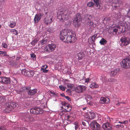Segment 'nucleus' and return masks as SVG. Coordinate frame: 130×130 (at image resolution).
Wrapping results in <instances>:
<instances>
[{
	"mask_svg": "<svg viewBox=\"0 0 130 130\" xmlns=\"http://www.w3.org/2000/svg\"><path fill=\"white\" fill-rule=\"evenodd\" d=\"M57 17L60 21L65 22L69 19L70 16L67 10H63L60 11Z\"/></svg>",
	"mask_w": 130,
	"mask_h": 130,
	"instance_id": "f257e3e1",
	"label": "nucleus"
},
{
	"mask_svg": "<svg viewBox=\"0 0 130 130\" xmlns=\"http://www.w3.org/2000/svg\"><path fill=\"white\" fill-rule=\"evenodd\" d=\"M18 106V104L13 102H9L5 109L6 112H9L13 110V108Z\"/></svg>",
	"mask_w": 130,
	"mask_h": 130,
	"instance_id": "f03ea898",
	"label": "nucleus"
},
{
	"mask_svg": "<svg viewBox=\"0 0 130 130\" xmlns=\"http://www.w3.org/2000/svg\"><path fill=\"white\" fill-rule=\"evenodd\" d=\"M82 22V19L80 15L77 14L74 19L73 21V24L75 27H78L80 25Z\"/></svg>",
	"mask_w": 130,
	"mask_h": 130,
	"instance_id": "7ed1b4c3",
	"label": "nucleus"
},
{
	"mask_svg": "<svg viewBox=\"0 0 130 130\" xmlns=\"http://www.w3.org/2000/svg\"><path fill=\"white\" fill-rule=\"evenodd\" d=\"M61 34H60V37L61 39L62 40L65 39V42H69L71 43L74 42V40L75 39V38L74 36H73L72 35H70V36H68V37H66V36L63 35L62 39L61 37Z\"/></svg>",
	"mask_w": 130,
	"mask_h": 130,
	"instance_id": "20e7f679",
	"label": "nucleus"
},
{
	"mask_svg": "<svg viewBox=\"0 0 130 130\" xmlns=\"http://www.w3.org/2000/svg\"><path fill=\"white\" fill-rule=\"evenodd\" d=\"M35 72L32 70H28L24 69L22 70V74L28 77H32L34 75Z\"/></svg>",
	"mask_w": 130,
	"mask_h": 130,
	"instance_id": "39448f33",
	"label": "nucleus"
},
{
	"mask_svg": "<svg viewBox=\"0 0 130 130\" xmlns=\"http://www.w3.org/2000/svg\"><path fill=\"white\" fill-rule=\"evenodd\" d=\"M110 3H111L112 6L114 8L119 7L123 3L122 0H109Z\"/></svg>",
	"mask_w": 130,
	"mask_h": 130,
	"instance_id": "423d86ee",
	"label": "nucleus"
},
{
	"mask_svg": "<svg viewBox=\"0 0 130 130\" xmlns=\"http://www.w3.org/2000/svg\"><path fill=\"white\" fill-rule=\"evenodd\" d=\"M31 113L35 115L41 114L43 112V110L39 107H34L30 110Z\"/></svg>",
	"mask_w": 130,
	"mask_h": 130,
	"instance_id": "0eeeda50",
	"label": "nucleus"
},
{
	"mask_svg": "<svg viewBox=\"0 0 130 130\" xmlns=\"http://www.w3.org/2000/svg\"><path fill=\"white\" fill-rule=\"evenodd\" d=\"M120 40L121 42L120 45L121 46H126L130 43V38L129 37H122Z\"/></svg>",
	"mask_w": 130,
	"mask_h": 130,
	"instance_id": "6e6552de",
	"label": "nucleus"
},
{
	"mask_svg": "<svg viewBox=\"0 0 130 130\" xmlns=\"http://www.w3.org/2000/svg\"><path fill=\"white\" fill-rule=\"evenodd\" d=\"M121 63L122 67L124 68H129L130 67V59L129 58L124 59Z\"/></svg>",
	"mask_w": 130,
	"mask_h": 130,
	"instance_id": "1a4fd4ad",
	"label": "nucleus"
},
{
	"mask_svg": "<svg viewBox=\"0 0 130 130\" xmlns=\"http://www.w3.org/2000/svg\"><path fill=\"white\" fill-rule=\"evenodd\" d=\"M56 47L55 44H50L45 47L44 50L46 52L50 53L53 51Z\"/></svg>",
	"mask_w": 130,
	"mask_h": 130,
	"instance_id": "9d476101",
	"label": "nucleus"
},
{
	"mask_svg": "<svg viewBox=\"0 0 130 130\" xmlns=\"http://www.w3.org/2000/svg\"><path fill=\"white\" fill-rule=\"evenodd\" d=\"M60 34H61V37L62 39L63 35L66 36L67 37L70 36V35H72L70 30L68 29H64L62 30L60 33Z\"/></svg>",
	"mask_w": 130,
	"mask_h": 130,
	"instance_id": "9b49d317",
	"label": "nucleus"
},
{
	"mask_svg": "<svg viewBox=\"0 0 130 130\" xmlns=\"http://www.w3.org/2000/svg\"><path fill=\"white\" fill-rule=\"evenodd\" d=\"M120 123V124L116 125L115 126V127L116 128H123L124 127V125L123 124H124V125L127 124L128 123V121L127 120H125L123 121H118V120H116V122L115 123Z\"/></svg>",
	"mask_w": 130,
	"mask_h": 130,
	"instance_id": "f8f14e48",
	"label": "nucleus"
},
{
	"mask_svg": "<svg viewBox=\"0 0 130 130\" xmlns=\"http://www.w3.org/2000/svg\"><path fill=\"white\" fill-rule=\"evenodd\" d=\"M90 126L93 129L98 130L100 128V125L95 121H93L90 124Z\"/></svg>",
	"mask_w": 130,
	"mask_h": 130,
	"instance_id": "ddd939ff",
	"label": "nucleus"
},
{
	"mask_svg": "<svg viewBox=\"0 0 130 130\" xmlns=\"http://www.w3.org/2000/svg\"><path fill=\"white\" fill-rule=\"evenodd\" d=\"M87 88L84 86L79 85L76 87L75 89L76 92L78 93H80L85 90Z\"/></svg>",
	"mask_w": 130,
	"mask_h": 130,
	"instance_id": "4468645a",
	"label": "nucleus"
},
{
	"mask_svg": "<svg viewBox=\"0 0 130 130\" xmlns=\"http://www.w3.org/2000/svg\"><path fill=\"white\" fill-rule=\"evenodd\" d=\"M53 21V17L52 16L50 15H47L44 19V22L46 25H48L50 24Z\"/></svg>",
	"mask_w": 130,
	"mask_h": 130,
	"instance_id": "2eb2a0df",
	"label": "nucleus"
},
{
	"mask_svg": "<svg viewBox=\"0 0 130 130\" xmlns=\"http://www.w3.org/2000/svg\"><path fill=\"white\" fill-rule=\"evenodd\" d=\"M0 82L5 84H9L10 82V79L9 77H0Z\"/></svg>",
	"mask_w": 130,
	"mask_h": 130,
	"instance_id": "dca6fc26",
	"label": "nucleus"
},
{
	"mask_svg": "<svg viewBox=\"0 0 130 130\" xmlns=\"http://www.w3.org/2000/svg\"><path fill=\"white\" fill-rule=\"evenodd\" d=\"M120 27L119 26H117L115 27H113L110 28L109 29V30L108 31V32L109 33H113V32H114L115 34H117V32L118 30V29H120Z\"/></svg>",
	"mask_w": 130,
	"mask_h": 130,
	"instance_id": "f3484780",
	"label": "nucleus"
},
{
	"mask_svg": "<svg viewBox=\"0 0 130 130\" xmlns=\"http://www.w3.org/2000/svg\"><path fill=\"white\" fill-rule=\"evenodd\" d=\"M65 119L67 120L71 121L74 120V118L73 116V114L72 113H69L66 115Z\"/></svg>",
	"mask_w": 130,
	"mask_h": 130,
	"instance_id": "a211bd4d",
	"label": "nucleus"
},
{
	"mask_svg": "<svg viewBox=\"0 0 130 130\" xmlns=\"http://www.w3.org/2000/svg\"><path fill=\"white\" fill-rule=\"evenodd\" d=\"M103 127L105 130H111L112 129V125L108 122L104 124Z\"/></svg>",
	"mask_w": 130,
	"mask_h": 130,
	"instance_id": "6ab92c4d",
	"label": "nucleus"
},
{
	"mask_svg": "<svg viewBox=\"0 0 130 130\" xmlns=\"http://www.w3.org/2000/svg\"><path fill=\"white\" fill-rule=\"evenodd\" d=\"M95 114L94 112H89L88 113L87 115L85 116V118L88 119H93L95 118Z\"/></svg>",
	"mask_w": 130,
	"mask_h": 130,
	"instance_id": "aec40b11",
	"label": "nucleus"
},
{
	"mask_svg": "<svg viewBox=\"0 0 130 130\" xmlns=\"http://www.w3.org/2000/svg\"><path fill=\"white\" fill-rule=\"evenodd\" d=\"M86 52L85 51H81L77 55L78 59L79 60L81 59L83 57L85 56Z\"/></svg>",
	"mask_w": 130,
	"mask_h": 130,
	"instance_id": "412c9836",
	"label": "nucleus"
},
{
	"mask_svg": "<svg viewBox=\"0 0 130 130\" xmlns=\"http://www.w3.org/2000/svg\"><path fill=\"white\" fill-rule=\"evenodd\" d=\"M37 89H34L29 90L27 91L28 94L30 95H35L37 92Z\"/></svg>",
	"mask_w": 130,
	"mask_h": 130,
	"instance_id": "4be33fe9",
	"label": "nucleus"
},
{
	"mask_svg": "<svg viewBox=\"0 0 130 130\" xmlns=\"http://www.w3.org/2000/svg\"><path fill=\"white\" fill-rule=\"evenodd\" d=\"M87 24L88 26L90 27V29H92L96 27V25L94 24L93 21H89L87 22Z\"/></svg>",
	"mask_w": 130,
	"mask_h": 130,
	"instance_id": "5701e85b",
	"label": "nucleus"
},
{
	"mask_svg": "<svg viewBox=\"0 0 130 130\" xmlns=\"http://www.w3.org/2000/svg\"><path fill=\"white\" fill-rule=\"evenodd\" d=\"M100 100L102 103H108L110 102V100L107 97H102L101 98Z\"/></svg>",
	"mask_w": 130,
	"mask_h": 130,
	"instance_id": "b1692460",
	"label": "nucleus"
},
{
	"mask_svg": "<svg viewBox=\"0 0 130 130\" xmlns=\"http://www.w3.org/2000/svg\"><path fill=\"white\" fill-rule=\"evenodd\" d=\"M41 17L39 15L36 14L35 15L34 19V21L35 23L38 22L41 20Z\"/></svg>",
	"mask_w": 130,
	"mask_h": 130,
	"instance_id": "393cba45",
	"label": "nucleus"
},
{
	"mask_svg": "<svg viewBox=\"0 0 130 130\" xmlns=\"http://www.w3.org/2000/svg\"><path fill=\"white\" fill-rule=\"evenodd\" d=\"M98 35V34H95L92 36L91 39V41H90L91 43H92L94 42L95 40L99 37V36H97Z\"/></svg>",
	"mask_w": 130,
	"mask_h": 130,
	"instance_id": "a878e982",
	"label": "nucleus"
},
{
	"mask_svg": "<svg viewBox=\"0 0 130 130\" xmlns=\"http://www.w3.org/2000/svg\"><path fill=\"white\" fill-rule=\"evenodd\" d=\"M63 108L65 110V112H69L72 109V108L70 106L68 105L67 106H65L64 107H63Z\"/></svg>",
	"mask_w": 130,
	"mask_h": 130,
	"instance_id": "bb28decb",
	"label": "nucleus"
},
{
	"mask_svg": "<svg viewBox=\"0 0 130 130\" xmlns=\"http://www.w3.org/2000/svg\"><path fill=\"white\" fill-rule=\"evenodd\" d=\"M23 92H25V88L24 87L21 88L20 89H17L16 90V92L17 93L20 94Z\"/></svg>",
	"mask_w": 130,
	"mask_h": 130,
	"instance_id": "cd10ccee",
	"label": "nucleus"
},
{
	"mask_svg": "<svg viewBox=\"0 0 130 130\" xmlns=\"http://www.w3.org/2000/svg\"><path fill=\"white\" fill-rule=\"evenodd\" d=\"M90 87L92 88H97L99 87V86L95 83H93L90 85Z\"/></svg>",
	"mask_w": 130,
	"mask_h": 130,
	"instance_id": "c85d7f7f",
	"label": "nucleus"
},
{
	"mask_svg": "<svg viewBox=\"0 0 130 130\" xmlns=\"http://www.w3.org/2000/svg\"><path fill=\"white\" fill-rule=\"evenodd\" d=\"M101 45H104L107 43V41L104 38H102L99 42Z\"/></svg>",
	"mask_w": 130,
	"mask_h": 130,
	"instance_id": "c756f323",
	"label": "nucleus"
},
{
	"mask_svg": "<svg viewBox=\"0 0 130 130\" xmlns=\"http://www.w3.org/2000/svg\"><path fill=\"white\" fill-rule=\"evenodd\" d=\"M118 72L117 69H115L113 71H111L110 73V75L111 77L114 76L117 74Z\"/></svg>",
	"mask_w": 130,
	"mask_h": 130,
	"instance_id": "7c9ffc66",
	"label": "nucleus"
},
{
	"mask_svg": "<svg viewBox=\"0 0 130 130\" xmlns=\"http://www.w3.org/2000/svg\"><path fill=\"white\" fill-rule=\"evenodd\" d=\"M16 22L14 21H12L10 22L9 26L11 28H14L16 25Z\"/></svg>",
	"mask_w": 130,
	"mask_h": 130,
	"instance_id": "2f4dec72",
	"label": "nucleus"
},
{
	"mask_svg": "<svg viewBox=\"0 0 130 130\" xmlns=\"http://www.w3.org/2000/svg\"><path fill=\"white\" fill-rule=\"evenodd\" d=\"M94 2L96 4V6L97 7H99V8H100V0H93Z\"/></svg>",
	"mask_w": 130,
	"mask_h": 130,
	"instance_id": "473e14b6",
	"label": "nucleus"
},
{
	"mask_svg": "<svg viewBox=\"0 0 130 130\" xmlns=\"http://www.w3.org/2000/svg\"><path fill=\"white\" fill-rule=\"evenodd\" d=\"M10 32L12 33V34L15 35H17L18 34V31L14 29L11 30Z\"/></svg>",
	"mask_w": 130,
	"mask_h": 130,
	"instance_id": "72a5a7b5",
	"label": "nucleus"
},
{
	"mask_svg": "<svg viewBox=\"0 0 130 130\" xmlns=\"http://www.w3.org/2000/svg\"><path fill=\"white\" fill-rule=\"evenodd\" d=\"M91 18L92 16L90 14H86L85 15V18L86 20H89Z\"/></svg>",
	"mask_w": 130,
	"mask_h": 130,
	"instance_id": "f704fd0d",
	"label": "nucleus"
},
{
	"mask_svg": "<svg viewBox=\"0 0 130 130\" xmlns=\"http://www.w3.org/2000/svg\"><path fill=\"white\" fill-rule=\"evenodd\" d=\"M27 116V117H28L29 121L30 122H33L35 121V119L33 117H32V116H30L28 115Z\"/></svg>",
	"mask_w": 130,
	"mask_h": 130,
	"instance_id": "c9c22d12",
	"label": "nucleus"
},
{
	"mask_svg": "<svg viewBox=\"0 0 130 130\" xmlns=\"http://www.w3.org/2000/svg\"><path fill=\"white\" fill-rule=\"evenodd\" d=\"M38 41L37 38H35L30 43L33 46H35L37 43Z\"/></svg>",
	"mask_w": 130,
	"mask_h": 130,
	"instance_id": "e433bc0d",
	"label": "nucleus"
},
{
	"mask_svg": "<svg viewBox=\"0 0 130 130\" xmlns=\"http://www.w3.org/2000/svg\"><path fill=\"white\" fill-rule=\"evenodd\" d=\"M82 124L85 127H88V123L86 121L85 122L84 121H82Z\"/></svg>",
	"mask_w": 130,
	"mask_h": 130,
	"instance_id": "4c0bfd02",
	"label": "nucleus"
},
{
	"mask_svg": "<svg viewBox=\"0 0 130 130\" xmlns=\"http://www.w3.org/2000/svg\"><path fill=\"white\" fill-rule=\"evenodd\" d=\"M47 31L50 32H53L54 30V28L53 27H50L48 28L47 29Z\"/></svg>",
	"mask_w": 130,
	"mask_h": 130,
	"instance_id": "58836bf2",
	"label": "nucleus"
},
{
	"mask_svg": "<svg viewBox=\"0 0 130 130\" xmlns=\"http://www.w3.org/2000/svg\"><path fill=\"white\" fill-rule=\"evenodd\" d=\"M87 5L89 7H94V4L92 2H89L88 3Z\"/></svg>",
	"mask_w": 130,
	"mask_h": 130,
	"instance_id": "ea45409f",
	"label": "nucleus"
},
{
	"mask_svg": "<svg viewBox=\"0 0 130 130\" xmlns=\"http://www.w3.org/2000/svg\"><path fill=\"white\" fill-rule=\"evenodd\" d=\"M5 99L4 97L0 96V104L5 102Z\"/></svg>",
	"mask_w": 130,
	"mask_h": 130,
	"instance_id": "a19ab883",
	"label": "nucleus"
},
{
	"mask_svg": "<svg viewBox=\"0 0 130 130\" xmlns=\"http://www.w3.org/2000/svg\"><path fill=\"white\" fill-rule=\"evenodd\" d=\"M47 41V40L46 39L44 38L41 41V43L42 45H43L46 43Z\"/></svg>",
	"mask_w": 130,
	"mask_h": 130,
	"instance_id": "79ce46f5",
	"label": "nucleus"
},
{
	"mask_svg": "<svg viewBox=\"0 0 130 130\" xmlns=\"http://www.w3.org/2000/svg\"><path fill=\"white\" fill-rule=\"evenodd\" d=\"M31 57L34 60H35L36 59V55L34 53L31 54Z\"/></svg>",
	"mask_w": 130,
	"mask_h": 130,
	"instance_id": "37998d69",
	"label": "nucleus"
},
{
	"mask_svg": "<svg viewBox=\"0 0 130 130\" xmlns=\"http://www.w3.org/2000/svg\"><path fill=\"white\" fill-rule=\"evenodd\" d=\"M2 46L4 48H7L8 47V45L5 42L3 43H2Z\"/></svg>",
	"mask_w": 130,
	"mask_h": 130,
	"instance_id": "c03bdc74",
	"label": "nucleus"
},
{
	"mask_svg": "<svg viewBox=\"0 0 130 130\" xmlns=\"http://www.w3.org/2000/svg\"><path fill=\"white\" fill-rule=\"evenodd\" d=\"M59 87L60 89L64 91L66 89V87L61 85L59 86Z\"/></svg>",
	"mask_w": 130,
	"mask_h": 130,
	"instance_id": "a18cd8bd",
	"label": "nucleus"
},
{
	"mask_svg": "<svg viewBox=\"0 0 130 130\" xmlns=\"http://www.w3.org/2000/svg\"><path fill=\"white\" fill-rule=\"evenodd\" d=\"M24 88H25V92L27 91H27H29V90H30L31 87H24Z\"/></svg>",
	"mask_w": 130,
	"mask_h": 130,
	"instance_id": "49530a36",
	"label": "nucleus"
},
{
	"mask_svg": "<svg viewBox=\"0 0 130 130\" xmlns=\"http://www.w3.org/2000/svg\"><path fill=\"white\" fill-rule=\"evenodd\" d=\"M74 85L72 84H70L69 83H67V86L68 88H72L73 87Z\"/></svg>",
	"mask_w": 130,
	"mask_h": 130,
	"instance_id": "de8ad7c7",
	"label": "nucleus"
},
{
	"mask_svg": "<svg viewBox=\"0 0 130 130\" xmlns=\"http://www.w3.org/2000/svg\"><path fill=\"white\" fill-rule=\"evenodd\" d=\"M65 112V111L64 109H63V110H61L60 111L59 113L60 115V116H62L64 113Z\"/></svg>",
	"mask_w": 130,
	"mask_h": 130,
	"instance_id": "09e8293b",
	"label": "nucleus"
},
{
	"mask_svg": "<svg viewBox=\"0 0 130 130\" xmlns=\"http://www.w3.org/2000/svg\"><path fill=\"white\" fill-rule=\"evenodd\" d=\"M64 97L69 102H70L71 101V99L70 98L69 96H65Z\"/></svg>",
	"mask_w": 130,
	"mask_h": 130,
	"instance_id": "8fccbe9b",
	"label": "nucleus"
},
{
	"mask_svg": "<svg viewBox=\"0 0 130 130\" xmlns=\"http://www.w3.org/2000/svg\"><path fill=\"white\" fill-rule=\"evenodd\" d=\"M62 104L63 105V107H64L65 106H67L68 104L66 103L65 102H63L62 103Z\"/></svg>",
	"mask_w": 130,
	"mask_h": 130,
	"instance_id": "3c124183",
	"label": "nucleus"
},
{
	"mask_svg": "<svg viewBox=\"0 0 130 130\" xmlns=\"http://www.w3.org/2000/svg\"><path fill=\"white\" fill-rule=\"evenodd\" d=\"M48 67V66L46 65H44L42 66V67L41 68V69H46Z\"/></svg>",
	"mask_w": 130,
	"mask_h": 130,
	"instance_id": "603ef678",
	"label": "nucleus"
},
{
	"mask_svg": "<svg viewBox=\"0 0 130 130\" xmlns=\"http://www.w3.org/2000/svg\"><path fill=\"white\" fill-rule=\"evenodd\" d=\"M86 98L87 99H91L92 97L91 96L89 95H87L86 96Z\"/></svg>",
	"mask_w": 130,
	"mask_h": 130,
	"instance_id": "864d4df0",
	"label": "nucleus"
},
{
	"mask_svg": "<svg viewBox=\"0 0 130 130\" xmlns=\"http://www.w3.org/2000/svg\"><path fill=\"white\" fill-rule=\"evenodd\" d=\"M41 70L44 73H47L48 71V70H46V69H43Z\"/></svg>",
	"mask_w": 130,
	"mask_h": 130,
	"instance_id": "5fc2aeb1",
	"label": "nucleus"
},
{
	"mask_svg": "<svg viewBox=\"0 0 130 130\" xmlns=\"http://www.w3.org/2000/svg\"><path fill=\"white\" fill-rule=\"evenodd\" d=\"M127 17L130 18V9H129L127 13Z\"/></svg>",
	"mask_w": 130,
	"mask_h": 130,
	"instance_id": "6e6d98bb",
	"label": "nucleus"
},
{
	"mask_svg": "<svg viewBox=\"0 0 130 130\" xmlns=\"http://www.w3.org/2000/svg\"><path fill=\"white\" fill-rule=\"evenodd\" d=\"M75 129L76 130H79V126L78 125H76L75 126Z\"/></svg>",
	"mask_w": 130,
	"mask_h": 130,
	"instance_id": "4d7b16f0",
	"label": "nucleus"
},
{
	"mask_svg": "<svg viewBox=\"0 0 130 130\" xmlns=\"http://www.w3.org/2000/svg\"><path fill=\"white\" fill-rule=\"evenodd\" d=\"M5 128L4 126H0V130H5Z\"/></svg>",
	"mask_w": 130,
	"mask_h": 130,
	"instance_id": "13d9d810",
	"label": "nucleus"
},
{
	"mask_svg": "<svg viewBox=\"0 0 130 130\" xmlns=\"http://www.w3.org/2000/svg\"><path fill=\"white\" fill-rule=\"evenodd\" d=\"M110 81L112 82H114L115 81H116L117 80L116 79H115L113 78H111L110 79Z\"/></svg>",
	"mask_w": 130,
	"mask_h": 130,
	"instance_id": "bf43d9fd",
	"label": "nucleus"
},
{
	"mask_svg": "<svg viewBox=\"0 0 130 130\" xmlns=\"http://www.w3.org/2000/svg\"><path fill=\"white\" fill-rule=\"evenodd\" d=\"M89 78H87L85 81V82H89Z\"/></svg>",
	"mask_w": 130,
	"mask_h": 130,
	"instance_id": "052dcab7",
	"label": "nucleus"
},
{
	"mask_svg": "<svg viewBox=\"0 0 130 130\" xmlns=\"http://www.w3.org/2000/svg\"><path fill=\"white\" fill-rule=\"evenodd\" d=\"M21 130H27V129L25 128H22L21 129Z\"/></svg>",
	"mask_w": 130,
	"mask_h": 130,
	"instance_id": "680f3d73",
	"label": "nucleus"
},
{
	"mask_svg": "<svg viewBox=\"0 0 130 130\" xmlns=\"http://www.w3.org/2000/svg\"><path fill=\"white\" fill-rule=\"evenodd\" d=\"M81 130H88V129L86 127L82 128Z\"/></svg>",
	"mask_w": 130,
	"mask_h": 130,
	"instance_id": "e2e57ef3",
	"label": "nucleus"
},
{
	"mask_svg": "<svg viewBox=\"0 0 130 130\" xmlns=\"http://www.w3.org/2000/svg\"><path fill=\"white\" fill-rule=\"evenodd\" d=\"M4 53V52L3 51H0V55L2 54H3Z\"/></svg>",
	"mask_w": 130,
	"mask_h": 130,
	"instance_id": "0e129e2a",
	"label": "nucleus"
},
{
	"mask_svg": "<svg viewBox=\"0 0 130 130\" xmlns=\"http://www.w3.org/2000/svg\"><path fill=\"white\" fill-rule=\"evenodd\" d=\"M3 54H4L3 55L4 56H7V54L6 52H4V53Z\"/></svg>",
	"mask_w": 130,
	"mask_h": 130,
	"instance_id": "69168bd1",
	"label": "nucleus"
},
{
	"mask_svg": "<svg viewBox=\"0 0 130 130\" xmlns=\"http://www.w3.org/2000/svg\"><path fill=\"white\" fill-rule=\"evenodd\" d=\"M21 58L20 57H18L17 58V59H16L17 60H19V59H20Z\"/></svg>",
	"mask_w": 130,
	"mask_h": 130,
	"instance_id": "338daca9",
	"label": "nucleus"
},
{
	"mask_svg": "<svg viewBox=\"0 0 130 130\" xmlns=\"http://www.w3.org/2000/svg\"><path fill=\"white\" fill-rule=\"evenodd\" d=\"M39 15L40 16V17H41V16H42V14L40 13Z\"/></svg>",
	"mask_w": 130,
	"mask_h": 130,
	"instance_id": "774afa93",
	"label": "nucleus"
}]
</instances>
